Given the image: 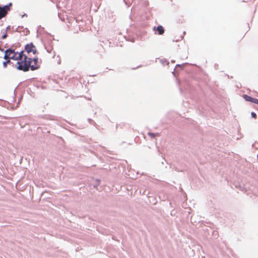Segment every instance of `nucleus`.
I'll return each mask as SVG.
<instances>
[{
    "label": "nucleus",
    "instance_id": "44",
    "mask_svg": "<svg viewBox=\"0 0 258 258\" xmlns=\"http://www.w3.org/2000/svg\"><path fill=\"white\" fill-rule=\"evenodd\" d=\"M180 38L181 39H182L183 38V36H181L180 37Z\"/></svg>",
    "mask_w": 258,
    "mask_h": 258
},
{
    "label": "nucleus",
    "instance_id": "2",
    "mask_svg": "<svg viewBox=\"0 0 258 258\" xmlns=\"http://www.w3.org/2000/svg\"><path fill=\"white\" fill-rule=\"evenodd\" d=\"M19 26L17 28H15L14 26H11L10 25L8 26L5 29H2L1 33H3L1 38L2 39H5L8 36V32L10 33H13L14 32L18 31V29Z\"/></svg>",
    "mask_w": 258,
    "mask_h": 258
},
{
    "label": "nucleus",
    "instance_id": "1",
    "mask_svg": "<svg viewBox=\"0 0 258 258\" xmlns=\"http://www.w3.org/2000/svg\"><path fill=\"white\" fill-rule=\"evenodd\" d=\"M17 61L15 67L17 70L24 72H27L31 70L25 58L19 59Z\"/></svg>",
    "mask_w": 258,
    "mask_h": 258
},
{
    "label": "nucleus",
    "instance_id": "21",
    "mask_svg": "<svg viewBox=\"0 0 258 258\" xmlns=\"http://www.w3.org/2000/svg\"><path fill=\"white\" fill-rule=\"evenodd\" d=\"M239 189L241 191H244V192H246V189L243 186H242L241 185H240L239 186Z\"/></svg>",
    "mask_w": 258,
    "mask_h": 258
},
{
    "label": "nucleus",
    "instance_id": "31",
    "mask_svg": "<svg viewBox=\"0 0 258 258\" xmlns=\"http://www.w3.org/2000/svg\"><path fill=\"white\" fill-rule=\"evenodd\" d=\"M4 48H6V49H7V48H9V45H8V43H6V44H5V45H4Z\"/></svg>",
    "mask_w": 258,
    "mask_h": 258
},
{
    "label": "nucleus",
    "instance_id": "19",
    "mask_svg": "<svg viewBox=\"0 0 258 258\" xmlns=\"http://www.w3.org/2000/svg\"><path fill=\"white\" fill-rule=\"evenodd\" d=\"M87 120L90 124H92L95 127H96V126L97 125V124L96 123V122L92 119H91L90 118H88L87 119Z\"/></svg>",
    "mask_w": 258,
    "mask_h": 258
},
{
    "label": "nucleus",
    "instance_id": "34",
    "mask_svg": "<svg viewBox=\"0 0 258 258\" xmlns=\"http://www.w3.org/2000/svg\"><path fill=\"white\" fill-rule=\"evenodd\" d=\"M22 99V97H21L19 99L18 103H20V102H21V101Z\"/></svg>",
    "mask_w": 258,
    "mask_h": 258
},
{
    "label": "nucleus",
    "instance_id": "46",
    "mask_svg": "<svg viewBox=\"0 0 258 258\" xmlns=\"http://www.w3.org/2000/svg\"><path fill=\"white\" fill-rule=\"evenodd\" d=\"M60 63V60H59V61H58V63Z\"/></svg>",
    "mask_w": 258,
    "mask_h": 258
},
{
    "label": "nucleus",
    "instance_id": "9",
    "mask_svg": "<svg viewBox=\"0 0 258 258\" xmlns=\"http://www.w3.org/2000/svg\"><path fill=\"white\" fill-rule=\"evenodd\" d=\"M189 63L188 62H185V63H181V64H177L175 67V68L173 70V72H172V74L173 75V76L175 75V68H177V70H176V72L178 71V68H179V69L180 70H182L184 69V67L187 65V64H188Z\"/></svg>",
    "mask_w": 258,
    "mask_h": 258
},
{
    "label": "nucleus",
    "instance_id": "4",
    "mask_svg": "<svg viewBox=\"0 0 258 258\" xmlns=\"http://www.w3.org/2000/svg\"><path fill=\"white\" fill-rule=\"evenodd\" d=\"M33 62H34V64L32 65V71L37 70L40 68V64L42 62L41 59H39L37 56H35L33 57Z\"/></svg>",
    "mask_w": 258,
    "mask_h": 258
},
{
    "label": "nucleus",
    "instance_id": "23",
    "mask_svg": "<svg viewBox=\"0 0 258 258\" xmlns=\"http://www.w3.org/2000/svg\"><path fill=\"white\" fill-rule=\"evenodd\" d=\"M11 56H9L8 54H7L6 52H4V55L3 56V58L5 60L8 59L9 57Z\"/></svg>",
    "mask_w": 258,
    "mask_h": 258
},
{
    "label": "nucleus",
    "instance_id": "8",
    "mask_svg": "<svg viewBox=\"0 0 258 258\" xmlns=\"http://www.w3.org/2000/svg\"><path fill=\"white\" fill-rule=\"evenodd\" d=\"M35 45L33 42H30L29 43H27L24 46V51L26 52L28 54H30L32 52L33 48H34Z\"/></svg>",
    "mask_w": 258,
    "mask_h": 258
},
{
    "label": "nucleus",
    "instance_id": "27",
    "mask_svg": "<svg viewBox=\"0 0 258 258\" xmlns=\"http://www.w3.org/2000/svg\"><path fill=\"white\" fill-rule=\"evenodd\" d=\"M25 31H26V34L25 35H27L28 34V33H29V30H28V28H25Z\"/></svg>",
    "mask_w": 258,
    "mask_h": 258
},
{
    "label": "nucleus",
    "instance_id": "14",
    "mask_svg": "<svg viewBox=\"0 0 258 258\" xmlns=\"http://www.w3.org/2000/svg\"><path fill=\"white\" fill-rule=\"evenodd\" d=\"M11 56L9 57L8 59L5 60V61H4L3 62V67L4 68H6L8 66V64H11L13 63L12 61H11V60L12 58H10Z\"/></svg>",
    "mask_w": 258,
    "mask_h": 258
},
{
    "label": "nucleus",
    "instance_id": "42",
    "mask_svg": "<svg viewBox=\"0 0 258 258\" xmlns=\"http://www.w3.org/2000/svg\"><path fill=\"white\" fill-rule=\"evenodd\" d=\"M173 169H174V167H173ZM175 170L176 171H178V172H179V170H178L177 169V168H175Z\"/></svg>",
    "mask_w": 258,
    "mask_h": 258
},
{
    "label": "nucleus",
    "instance_id": "18",
    "mask_svg": "<svg viewBox=\"0 0 258 258\" xmlns=\"http://www.w3.org/2000/svg\"><path fill=\"white\" fill-rule=\"evenodd\" d=\"M212 235L214 238H217L219 236L218 232L217 230H211Z\"/></svg>",
    "mask_w": 258,
    "mask_h": 258
},
{
    "label": "nucleus",
    "instance_id": "39",
    "mask_svg": "<svg viewBox=\"0 0 258 258\" xmlns=\"http://www.w3.org/2000/svg\"><path fill=\"white\" fill-rule=\"evenodd\" d=\"M171 62L172 63H174V62H175V60L172 59V60H171Z\"/></svg>",
    "mask_w": 258,
    "mask_h": 258
},
{
    "label": "nucleus",
    "instance_id": "17",
    "mask_svg": "<svg viewBox=\"0 0 258 258\" xmlns=\"http://www.w3.org/2000/svg\"><path fill=\"white\" fill-rule=\"evenodd\" d=\"M3 6L6 7L5 8L6 9L7 11L8 12H9L11 10V7L12 6V3H9V4H7V5H3Z\"/></svg>",
    "mask_w": 258,
    "mask_h": 258
},
{
    "label": "nucleus",
    "instance_id": "26",
    "mask_svg": "<svg viewBox=\"0 0 258 258\" xmlns=\"http://www.w3.org/2000/svg\"><path fill=\"white\" fill-rule=\"evenodd\" d=\"M27 92L31 95H32V93H33L30 88H28L27 89Z\"/></svg>",
    "mask_w": 258,
    "mask_h": 258
},
{
    "label": "nucleus",
    "instance_id": "41",
    "mask_svg": "<svg viewBox=\"0 0 258 258\" xmlns=\"http://www.w3.org/2000/svg\"><path fill=\"white\" fill-rule=\"evenodd\" d=\"M15 101V96H13V101Z\"/></svg>",
    "mask_w": 258,
    "mask_h": 258
},
{
    "label": "nucleus",
    "instance_id": "32",
    "mask_svg": "<svg viewBox=\"0 0 258 258\" xmlns=\"http://www.w3.org/2000/svg\"><path fill=\"white\" fill-rule=\"evenodd\" d=\"M218 64H215L214 65V68L216 70H217L218 69Z\"/></svg>",
    "mask_w": 258,
    "mask_h": 258
},
{
    "label": "nucleus",
    "instance_id": "38",
    "mask_svg": "<svg viewBox=\"0 0 258 258\" xmlns=\"http://www.w3.org/2000/svg\"><path fill=\"white\" fill-rule=\"evenodd\" d=\"M179 40V39H176V40H173V42H174V41H175V42H177V41H178Z\"/></svg>",
    "mask_w": 258,
    "mask_h": 258
},
{
    "label": "nucleus",
    "instance_id": "24",
    "mask_svg": "<svg viewBox=\"0 0 258 258\" xmlns=\"http://www.w3.org/2000/svg\"><path fill=\"white\" fill-rule=\"evenodd\" d=\"M58 17L59 18V19L62 21V22H64L65 21V18L64 17V16H63L62 17H61L60 16V14L59 13H58Z\"/></svg>",
    "mask_w": 258,
    "mask_h": 258
},
{
    "label": "nucleus",
    "instance_id": "37",
    "mask_svg": "<svg viewBox=\"0 0 258 258\" xmlns=\"http://www.w3.org/2000/svg\"><path fill=\"white\" fill-rule=\"evenodd\" d=\"M16 44V45H15V48H16V47H18V45H20V43H18V44Z\"/></svg>",
    "mask_w": 258,
    "mask_h": 258
},
{
    "label": "nucleus",
    "instance_id": "25",
    "mask_svg": "<svg viewBox=\"0 0 258 258\" xmlns=\"http://www.w3.org/2000/svg\"><path fill=\"white\" fill-rule=\"evenodd\" d=\"M127 40L129 41H131L132 42H135V38L134 37H131V38H128V39H127Z\"/></svg>",
    "mask_w": 258,
    "mask_h": 258
},
{
    "label": "nucleus",
    "instance_id": "15",
    "mask_svg": "<svg viewBox=\"0 0 258 258\" xmlns=\"http://www.w3.org/2000/svg\"><path fill=\"white\" fill-rule=\"evenodd\" d=\"M147 135L151 138V139H154L156 136H158L159 135V134L158 133H154L152 132H149L147 133Z\"/></svg>",
    "mask_w": 258,
    "mask_h": 258
},
{
    "label": "nucleus",
    "instance_id": "10",
    "mask_svg": "<svg viewBox=\"0 0 258 258\" xmlns=\"http://www.w3.org/2000/svg\"><path fill=\"white\" fill-rule=\"evenodd\" d=\"M6 7H4L3 5L0 6V19H2L6 16L8 12L5 8Z\"/></svg>",
    "mask_w": 258,
    "mask_h": 258
},
{
    "label": "nucleus",
    "instance_id": "50",
    "mask_svg": "<svg viewBox=\"0 0 258 258\" xmlns=\"http://www.w3.org/2000/svg\"><path fill=\"white\" fill-rule=\"evenodd\" d=\"M96 114V112L94 113V115Z\"/></svg>",
    "mask_w": 258,
    "mask_h": 258
},
{
    "label": "nucleus",
    "instance_id": "33",
    "mask_svg": "<svg viewBox=\"0 0 258 258\" xmlns=\"http://www.w3.org/2000/svg\"><path fill=\"white\" fill-rule=\"evenodd\" d=\"M15 45L16 44H13L12 45H11V46L10 47H12V48H15Z\"/></svg>",
    "mask_w": 258,
    "mask_h": 258
},
{
    "label": "nucleus",
    "instance_id": "51",
    "mask_svg": "<svg viewBox=\"0 0 258 258\" xmlns=\"http://www.w3.org/2000/svg\"><path fill=\"white\" fill-rule=\"evenodd\" d=\"M230 78H232L233 77H232V76H230Z\"/></svg>",
    "mask_w": 258,
    "mask_h": 258
},
{
    "label": "nucleus",
    "instance_id": "6",
    "mask_svg": "<svg viewBox=\"0 0 258 258\" xmlns=\"http://www.w3.org/2000/svg\"><path fill=\"white\" fill-rule=\"evenodd\" d=\"M242 97L246 101L253 103L258 105V99L256 98L252 97L247 94H243L242 95Z\"/></svg>",
    "mask_w": 258,
    "mask_h": 258
},
{
    "label": "nucleus",
    "instance_id": "3",
    "mask_svg": "<svg viewBox=\"0 0 258 258\" xmlns=\"http://www.w3.org/2000/svg\"><path fill=\"white\" fill-rule=\"evenodd\" d=\"M42 29L43 30L44 33L45 34H46L47 35L49 36H50V37H52L53 38L52 40H50L48 41V45H46V44H44V46L45 47V49L46 50V51L50 53L51 52L52 50H53V42H52V40H54L55 39L54 38V36L53 35H52L50 33L47 32V31H45L44 30V28L43 27H42Z\"/></svg>",
    "mask_w": 258,
    "mask_h": 258
},
{
    "label": "nucleus",
    "instance_id": "12",
    "mask_svg": "<svg viewBox=\"0 0 258 258\" xmlns=\"http://www.w3.org/2000/svg\"><path fill=\"white\" fill-rule=\"evenodd\" d=\"M25 59H26V61L28 64L29 68H30V70H31L32 68V62L33 60V57H30L28 55L25 56Z\"/></svg>",
    "mask_w": 258,
    "mask_h": 258
},
{
    "label": "nucleus",
    "instance_id": "52",
    "mask_svg": "<svg viewBox=\"0 0 258 258\" xmlns=\"http://www.w3.org/2000/svg\"><path fill=\"white\" fill-rule=\"evenodd\" d=\"M3 25V24H0V26H2Z\"/></svg>",
    "mask_w": 258,
    "mask_h": 258
},
{
    "label": "nucleus",
    "instance_id": "47",
    "mask_svg": "<svg viewBox=\"0 0 258 258\" xmlns=\"http://www.w3.org/2000/svg\"><path fill=\"white\" fill-rule=\"evenodd\" d=\"M169 204H170V206L172 207V205H171V203H169Z\"/></svg>",
    "mask_w": 258,
    "mask_h": 258
},
{
    "label": "nucleus",
    "instance_id": "22",
    "mask_svg": "<svg viewBox=\"0 0 258 258\" xmlns=\"http://www.w3.org/2000/svg\"><path fill=\"white\" fill-rule=\"evenodd\" d=\"M251 114V118H254V119H256V117H257V115H256V114L254 112L252 111V112H251V114Z\"/></svg>",
    "mask_w": 258,
    "mask_h": 258
},
{
    "label": "nucleus",
    "instance_id": "16",
    "mask_svg": "<svg viewBox=\"0 0 258 258\" xmlns=\"http://www.w3.org/2000/svg\"><path fill=\"white\" fill-rule=\"evenodd\" d=\"M160 61L164 66L169 64V62L166 58H162L160 60Z\"/></svg>",
    "mask_w": 258,
    "mask_h": 258
},
{
    "label": "nucleus",
    "instance_id": "49",
    "mask_svg": "<svg viewBox=\"0 0 258 258\" xmlns=\"http://www.w3.org/2000/svg\"><path fill=\"white\" fill-rule=\"evenodd\" d=\"M10 31H11V30L12 31V30H13V29L10 28Z\"/></svg>",
    "mask_w": 258,
    "mask_h": 258
},
{
    "label": "nucleus",
    "instance_id": "35",
    "mask_svg": "<svg viewBox=\"0 0 258 258\" xmlns=\"http://www.w3.org/2000/svg\"><path fill=\"white\" fill-rule=\"evenodd\" d=\"M55 56V51H54L53 52V55L52 56V58H54Z\"/></svg>",
    "mask_w": 258,
    "mask_h": 258
},
{
    "label": "nucleus",
    "instance_id": "48",
    "mask_svg": "<svg viewBox=\"0 0 258 258\" xmlns=\"http://www.w3.org/2000/svg\"><path fill=\"white\" fill-rule=\"evenodd\" d=\"M205 231H208V229H205Z\"/></svg>",
    "mask_w": 258,
    "mask_h": 258
},
{
    "label": "nucleus",
    "instance_id": "13",
    "mask_svg": "<svg viewBox=\"0 0 258 258\" xmlns=\"http://www.w3.org/2000/svg\"><path fill=\"white\" fill-rule=\"evenodd\" d=\"M92 179H94L96 182V183L94 184H92V186H93L94 188L97 189L98 187L100 185L101 181L99 178L94 179V178H93Z\"/></svg>",
    "mask_w": 258,
    "mask_h": 258
},
{
    "label": "nucleus",
    "instance_id": "36",
    "mask_svg": "<svg viewBox=\"0 0 258 258\" xmlns=\"http://www.w3.org/2000/svg\"><path fill=\"white\" fill-rule=\"evenodd\" d=\"M13 55H14L15 56H18V53H13Z\"/></svg>",
    "mask_w": 258,
    "mask_h": 258
},
{
    "label": "nucleus",
    "instance_id": "29",
    "mask_svg": "<svg viewBox=\"0 0 258 258\" xmlns=\"http://www.w3.org/2000/svg\"><path fill=\"white\" fill-rule=\"evenodd\" d=\"M173 212H174V210H173L172 211H171L170 215L171 216H174L175 215V213H174Z\"/></svg>",
    "mask_w": 258,
    "mask_h": 258
},
{
    "label": "nucleus",
    "instance_id": "20",
    "mask_svg": "<svg viewBox=\"0 0 258 258\" xmlns=\"http://www.w3.org/2000/svg\"><path fill=\"white\" fill-rule=\"evenodd\" d=\"M34 48H33L32 49V53L33 54H38V50H37L36 49V47L35 46V45L34 46Z\"/></svg>",
    "mask_w": 258,
    "mask_h": 258
},
{
    "label": "nucleus",
    "instance_id": "30",
    "mask_svg": "<svg viewBox=\"0 0 258 258\" xmlns=\"http://www.w3.org/2000/svg\"><path fill=\"white\" fill-rule=\"evenodd\" d=\"M24 17H27V14H26V13H24V14H23L22 16H21V17L23 18H24Z\"/></svg>",
    "mask_w": 258,
    "mask_h": 258
},
{
    "label": "nucleus",
    "instance_id": "7",
    "mask_svg": "<svg viewBox=\"0 0 258 258\" xmlns=\"http://www.w3.org/2000/svg\"><path fill=\"white\" fill-rule=\"evenodd\" d=\"M24 52H25V51H24V49L20 51V52L18 51V53H17V56L12 55L10 58H12V59L14 60H17L19 59L25 58V56H27V55L24 53Z\"/></svg>",
    "mask_w": 258,
    "mask_h": 258
},
{
    "label": "nucleus",
    "instance_id": "40",
    "mask_svg": "<svg viewBox=\"0 0 258 258\" xmlns=\"http://www.w3.org/2000/svg\"><path fill=\"white\" fill-rule=\"evenodd\" d=\"M140 67H141V66H138L137 68H133V70H135V69H137V68H140Z\"/></svg>",
    "mask_w": 258,
    "mask_h": 258
},
{
    "label": "nucleus",
    "instance_id": "28",
    "mask_svg": "<svg viewBox=\"0 0 258 258\" xmlns=\"http://www.w3.org/2000/svg\"><path fill=\"white\" fill-rule=\"evenodd\" d=\"M186 83L187 84V85L190 88L191 87V84L190 83L188 82V81H186Z\"/></svg>",
    "mask_w": 258,
    "mask_h": 258
},
{
    "label": "nucleus",
    "instance_id": "11",
    "mask_svg": "<svg viewBox=\"0 0 258 258\" xmlns=\"http://www.w3.org/2000/svg\"><path fill=\"white\" fill-rule=\"evenodd\" d=\"M3 52H6L9 56H10V55L13 54V53H18V51H16L15 50V48L9 47V48H7L6 50L4 49V51H3Z\"/></svg>",
    "mask_w": 258,
    "mask_h": 258
},
{
    "label": "nucleus",
    "instance_id": "43",
    "mask_svg": "<svg viewBox=\"0 0 258 258\" xmlns=\"http://www.w3.org/2000/svg\"><path fill=\"white\" fill-rule=\"evenodd\" d=\"M36 87H37V88H39L40 87V85H36Z\"/></svg>",
    "mask_w": 258,
    "mask_h": 258
},
{
    "label": "nucleus",
    "instance_id": "45",
    "mask_svg": "<svg viewBox=\"0 0 258 258\" xmlns=\"http://www.w3.org/2000/svg\"><path fill=\"white\" fill-rule=\"evenodd\" d=\"M247 25H248V30H249L250 29V27L249 26V24H247Z\"/></svg>",
    "mask_w": 258,
    "mask_h": 258
},
{
    "label": "nucleus",
    "instance_id": "5",
    "mask_svg": "<svg viewBox=\"0 0 258 258\" xmlns=\"http://www.w3.org/2000/svg\"><path fill=\"white\" fill-rule=\"evenodd\" d=\"M153 30L155 31V34L159 35H163L165 32L164 27L161 25H158L157 26H154L153 27Z\"/></svg>",
    "mask_w": 258,
    "mask_h": 258
}]
</instances>
